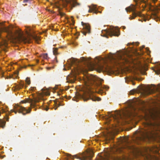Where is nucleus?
<instances>
[{
	"label": "nucleus",
	"instance_id": "17",
	"mask_svg": "<svg viewBox=\"0 0 160 160\" xmlns=\"http://www.w3.org/2000/svg\"><path fill=\"white\" fill-rule=\"evenodd\" d=\"M152 91V90L150 88H147L143 92V95L144 96H146L150 94Z\"/></svg>",
	"mask_w": 160,
	"mask_h": 160
},
{
	"label": "nucleus",
	"instance_id": "16",
	"mask_svg": "<svg viewBox=\"0 0 160 160\" xmlns=\"http://www.w3.org/2000/svg\"><path fill=\"white\" fill-rule=\"evenodd\" d=\"M158 0H148L147 4V5H148L150 7H153V5H152V3H153L154 4L156 3Z\"/></svg>",
	"mask_w": 160,
	"mask_h": 160
},
{
	"label": "nucleus",
	"instance_id": "18",
	"mask_svg": "<svg viewBox=\"0 0 160 160\" xmlns=\"http://www.w3.org/2000/svg\"><path fill=\"white\" fill-rule=\"evenodd\" d=\"M120 141L121 143H124L126 144H128L129 143V142L127 138H121Z\"/></svg>",
	"mask_w": 160,
	"mask_h": 160
},
{
	"label": "nucleus",
	"instance_id": "38",
	"mask_svg": "<svg viewBox=\"0 0 160 160\" xmlns=\"http://www.w3.org/2000/svg\"><path fill=\"white\" fill-rule=\"evenodd\" d=\"M10 78H12V76H10L9 77Z\"/></svg>",
	"mask_w": 160,
	"mask_h": 160
},
{
	"label": "nucleus",
	"instance_id": "1",
	"mask_svg": "<svg viewBox=\"0 0 160 160\" xmlns=\"http://www.w3.org/2000/svg\"><path fill=\"white\" fill-rule=\"evenodd\" d=\"M2 31L7 33V38L8 40L18 39L24 43H30V39L24 36L23 32L19 29L13 31V27L3 26L1 28Z\"/></svg>",
	"mask_w": 160,
	"mask_h": 160
},
{
	"label": "nucleus",
	"instance_id": "40",
	"mask_svg": "<svg viewBox=\"0 0 160 160\" xmlns=\"http://www.w3.org/2000/svg\"><path fill=\"white\" fill-rule=\"evenodd\" d=\"M39 62V61H38V60H37V62Z\"/></svg>",
	"mask_w": 160,
	"mask_h": 160
},
{
	"label": "nucleus",
	"instance_id": "26",
	"mask_svg": "<svg viewBox=\"0 0 160 160\" xmlns=\"http://www.w3.org/2000/svg\"><path fill=\"white\" fill-rule=\"evenodd\" d=\"M0 73L1 75V78L3 77L4 72L2 70L1 67H0Z\"/></svg>",
	"mask_w": 160,
	"mask_h": 160
},
{
	"label": "nucleus",
	"instance_id": "21",
	"mask_svg": "<svg viewBox=\"0 0 160 160\" xmlns=\"http://www.w3.org/2000/svg\"><path fill=\"white\" fill-rule=\"evenodd\" d=\"M58 103L57 102H56L55 101H54V104H55V106L56 107V108H55V110H56L58 107L61 106V104L60 103L59 101H58Z\"/></svg>",
	"mask_w": 160,
	"mask_h": 160
},
{
	"label": "nucleus",
	"instance_id": "7",
	"mask_svg": "<svg viewBox=\"0 0 160 160\" xmlns=\"http://www.w3.org/2000/svg\"><path fill=\"white\" fill-rule=\"evenodd\" d=\"M146 154L145 155V157L148 160H160V158L158 157L152 155L151 152L153 153L154 151L152 150V148H148L145 149Z\"/></svg>",
	"mask_w": 160,
	"mask_h": 160
},
{
	"label": "nucleus",
	"instance_id": "9",
	"mask_svg": "<svg viewBox=\"0 0 160 160\" xmlns=\"http://www.w3.org/2000/svg\"><path fill=\"white\" fill-rule=\"evenodd\" d=\"M106 33L110 36H118L119 35V31L116 28H112L109 30H104Z\"/></svg>",
	"mask_w": 160,
	"mask_h": 160
},
{
	"label": "nucleus",
	"instance_id": "28",
	"mask_svg": "<svg viewBox=\"0 0 160 160\" xmlns=\"http://www.w3.org/2000/svg\"><path fill=\"white\" fill-rule=\"evenodd\" d=\"M59 14L60 15L62 16H63L65 15V13H64L62 12H60Z\"/></svg>",
	"mask_w": 160,
	"mask_h": 160
},
{
	"label": "nucleus",
	"instance_id": "29",
	"mask_svg": "<svg viewBox=\"0 0 160 160\" xmlns=\"http://www.w3.org/2000/svg\"><path fill=\"white\" fill-rule=\"evenodd\" d=\"M144 0H134V1L136 2H137L138 1H140L141 2H142Z\"/></svg>",
	"mask_w": 160,
	"mask_h": 160
},
{
	"label": "nucleus",
	"instance_id": "13",
	"mask_svg": "<svg viewBox=\"0 0 160 160\" xmlns=\"http://www.w3.org/2000/svg\"><path fill=\"white\" fill-rule=\"evenodd\" d=\"M80 60L81 62L86 65L88 67L92 66V63L90 61V59L89 58L82 57L80 58Z\"/></svg>",
	"mask_w": 160,
	"mask_h": 160
},
{
	"label": "nucleus",
	"instance_id": "14",
	"mask_svg": "<svg viewBox=\"0 0 160 160\" xmlns=\"http://www.w3.org/2000/svg\"><path fill=\"white\" fill-rule=\"evenodd\" d=\"M89 9L88 10V12H93L96 14H97L98 12L101 13V12L99 11L97 8V7L96 5H92L91 7L89 6Z\"/></svg>",
	"mask_w": 160,
	"mask_h": 160
},
{
	"label": "nucleus",
	"instance_id": "8",
	"mask_svg": "<svg viewBox=\"0 0 160 160\" xmlns=\"http://www.w3.org/2000/svg\"><path fill=\"white\" fill-rule=\"evenodd\" d=\"M125 9L127 12H132V16L129 18L130 19H133L138 16H141V12H136L135 10V6L133 5L127 7Z\"/></svg>",
	"mask_w": 160,
	"mask_h": 160
},
{
	"label": "nucleus",
	"instance_id": "37",
	"mask_svg": "<svg viewBox=\"0 0 160 160\" xmlns=\"http://www.w3.org/2000/svg\"><path fill=\"white\" fill-rule=\"evenodd\" d=\"M129 146H128V145H127L126 146V148H129Z\"/></svg>",
	"mask_w": 160,
	"mask_h": 160
},
{
	"label": "nucleus",
	"instance_id": "43",
	"mask_svg": "<svg viewBox=\"0 0 160 160\" xmlns=\"http://www.w3.org/2000/svg\"><path fill=\"white\" fill-rule=\"evenodd\" d=\"M159 5H160V4H159Z\"/></svg>",
	"mask_w": 160,
	"mask_h": 160
},
{
	"label": "nucleus",
	"instance_id": "32",
	"mask_svg": "<svg viewBox=\"0 0 160 160\" xmlns=\"http://www.w3.org/2000/svg\"><path fill=\"white\" fill-rule=\"evenodd\" d=\"M122 56H120L119 57V59H122Z\"/></svg>",
	"mask_w": 160,
	"mask_h": 160
},
{
	"label": "nucleus",
	"instance_id": "23",
	"mask_svg": "<svg viewBox=\"0 0 160 160\" xmlns=\"http://www.w3.org/2000/svg\"><path fill=\"white\" fill-rule=\"evenodd\" d=\"M26 83L29 85L30 84V78H27L25 80Z\"/></svg>",
	"mask_w": 160,
	"mask_h": 160
},
{
	"label": "nucleus",
	"instance_id": "20",
	"mask_svg": "<svg viewBox=\"0 0 160 160\" xmlns=\"http://www.w3.org/2000/svg\"><path fill=\"white\" fill-rule=\"evenodd\" d=\"M6 121L2 119H0V127L4 128L5 127Z\"/></svg>",
	"mask_w": 160,
	"mask_h": 160
},
{
	"label": "nucleus",
	"instance_id": "25",
	"mask_svg": "<svg viewBox=\"0 0 160 160\" xmlns=\"http://www.w3.org/2000/svg\"><path fill=\"white\" fill-rule=\"evenodd\" d=\"M24 87V84L23 83H21L20 84L19 86L18 87V88L21 89L22 88Z\"/></svg>",
	"mask_w": 160,
	"mask_h": 160
},
{
	"label": "nucleus",
	"instance_id": "2",
	"mask_svg": "<svg viewBox=\"0 0 160 160\" xmlns=\"http://www.w3.org/2000/svg\"><path fill=\"white\" fill-rule=\"evenodd\" d=\"M87 82H86V84L87 86V91L88 92V97H84L83 98V100L86 101L88 100L91 99L94 101H100L101 100V98L96 97L93 93L94 91H92L91 90L95 86L93 84L96 80V76L93 75H90L87 76Z\"/></svg>",
	"mask_w": 160,
	"mask_h": 160
},
{
	"label": "nucleus",
	"instance_id": "3",
	"mask_svg": "<svg viewBox=\"0 0 160 160\" xmlns=\"http://www.w3.org/2000/svg\"><path fill=\"white\" fill-rule=\"evenodd\" d=\"M144 126L145 128L140 131L138 136V139L140 140H144L146 138H148L149 135L152 134L155 124L150 121H148L145 123Z\"/></svg>",
	"mask_w": 160,
	"mask_h": 160
},
{
	"label": "nucleus",
	"instance_id": "30",
	"mask_svg": "<svg viewBox=\"0 0 160 160\" xmlns=\"http://www.w3.org/2000/svg\"><path fill=\"white\" fill-rule=\"evenodd\" d=\"M46 94V95L49 96L50 95V93L49 92H48Z\"/></svg>",
	"mask_w": 160,
	"mask_h": 160
},
{
	"label": "nucleus",
	"instance_id": "10",
	"mask_svg": "<svg viewBox=\"0 0 160 160\" xmlns=\"http://www.w3.org/2000/svg\"><path fill=\"white\" fill-rule=\"evenodd\" d=\"M81 24L83 27V29L81 31L82 34L86 36L87 33H90V27L88 23H85L83 22H81Z\"/></svg>",
	"mask_w": 160,
	"mask_h": 160
},
{
	"label": "nucleus",
	"instance_id": "35",
	"mask_svg": "<svg viewBox=\"0 0 160 160\" xmlns=\"http://www.w3.org/2000/svg\"><path fill=\"white\" fill-rule=\"evenodd\" d=\"M74 81L73 80V81H72L71 82V83H74Z\"/></svg>",
	"mask_w": 160,
	"mask_h": 160
},
{
	"label": "nucleus",
	"instance_id": "6",
	"mask_svg": "<svg viewBox=\"0 0 160 160\" xmlns=\"http://www.w3.org/2000/svg\"><path fill=\"white\" fill-rule=\"evenodd\" d=\"M31 109L29 108L28 110H27L25 107L17 105L14 107V110H11L9 113L14 112L16 114L18 112L19 113H22L23 115H25L26 113H29L31 112Z\"/></svg>",
	"mask_w": 160,
	"mask_h": 160
},
{
	"label": "nucleus",
	"instance_id": "11",
	"mask_svg": "<svg viewBox=\"0 0 160 160\" xmlns=\"http://www.w3.org/2000/svg\"><path fill=\"white\" fill-rule=\"evenodd\" d=\"M65 2L67 4L66 6L69 5V7L71 9H72L73 7L79 5V3L76 2V0H66Z\"/></svg>",
	"mask_w": 160,
	"mask_h": 160
},
{
	"label": "nucleus",
	"instance_id": "36",
	"mask_svg": "<svg viewBox=\"0 0 160 160\" xmlns=\"http://www.w3.org/2000/svg\"><path fill=\"white\" fill-rule=\"evenodd\" d=\"M48 109H49V108H47L46 109V111H48Z\"/></svg>",
	"mask_w": 160,
	"mask_h": 160
},
{
	"label": "nucleus",
	"instance_id": "27",
	"mask_svg": "<svg viewBox=\"0 0 160 160\" xmlns=\"http://www.w3.org/2000/svg\"><path fill=\"white\" fill-rule=\"evenodd\" d=\"M136 92V90H131L130 92V93L131 94H133L134 93H135Z\"/></svg>",
	"mask_w": 160,
	"mask_h": 160
},
{
	"label": "nucleus",
	"instance_id": "22",
	"mask_svg": "<svg viewBox=\"0 0 160 160\" xmlns=\"http://www.w3.org/2000/svg\"><path fill=\"white\" fill-rule=\"evenodd\" d=\"M53 53L54 55H57L58 54V53L57 52V51L58 50V49L57 48H53Z\"/></svg>",
	"mask_w": 160,
	"mask_h": 160
},
{
	"label": "nucleus",
	"instance_id": "5",
	"mask_svg": "<svg viewBox=\"0 0 160 160\" xmlns=\"http://www.w3.org/2000/svg\"><path fill=\"white\" fill-rule=\"evenodd\" d=\"M70 61L72 66L75 65L73 69L72 70V73L74 76L79 74L80 72L85 70L83 67L80 66V61L78 59L72 58L70 59Z\"/></svg>",
	"mask_w": 160,
	"mask_h": 160
},
{
	"label": "nucleus",
	"instance_id": "24",
	"mask_svg": "<svg viewBox=\"0 0 160 160\" xmlns=\"http://www.w3.org/2000/svg\"><path fill=\"white\" fill-rule=\"evenodd\" d=\"M43 57L45 59H48V55L47 53L44 54L43 55Z\"/></svg>",
	"mask_w": 160,
	"mask_h": 160
},
{
	"label": "nucleus",
	"instance_id": "15",
	"mask_svg": "<svg viewBox=\"0 0 160 160\" xmlns=\"http://www.w3.org/2000/svg\"><path fill=\"white\" fill-rule=\"evenodd\" d=\"M98 67L101 70H105L106 71H109L111 69V68L109 67H105L103 65H98Z\"/></svg>",
	"mask_w": 160,
	"mask_h": 160
},
{
	"label": "nucleus",
	"instance_id": "41",
	"mask_svg": "<svg viewBox=\"0 0 160 160\" xmlns=\"http://www.w3.org/2000/svg\"><path fill=\"white\" fill-rule=\"evenodd\" d=\"M72 22H73V23H74V22L73 21H72Z\"/></svg>",
	"mask_w": 160,
	"mask_h": 160
},
{
	"label": "nucleus",
	"instance_id": "12",
	"mask_svg": "<svg viewBox=\"0 0 160 160\" xmlns=\"http://www.w3.org/2000/svg\"><path fill=\"white\" fill-rule=\"evenodd\" d=\"M38 100L35 99L33 100L30 98H27L26 100L22 101L21 102V103H25L26 102H29L31 103L30 105L32 107H34L35 106L36 103L37 102H38Z\"/></svg>",
	"mask_w": 160,
	"mask_h": 160
},
{
	"label": "nucleus",
	"instance_id": "31",
	"mask_svg": "<svg viewBox=\"0 0 160 160\" xmlns=\"http://www.w3.org/2000/svg\"><path fill=\"white\" fill-rule=\"evenodd\" d=\"M35 89H36L35 88L33 87V88H32V89H31V90H32L34 91V90H35Z\"/></svg>",
	"mask_w": 160,
	"mask_h": 160
},
{
	"label": "nucleus",
	"instance_id": "19",
	"mask_svg": "<svg viewBox=\"0 0 160 160\" xmlns=\"http://www.w3.org/2000/svg\"><path fill=\"white\" fill-rule=\"evenodd\" d=\"M7 108L6 106H3L0 107V109H1V111H0V116L1 113H5L7 111L6 110Z\"/></svg>",
	"mask_w": 160,
	"mask_h": 160
},
{
	"label": "nucleus",
	"instance_id": "39",
	"mask_svg": "<svg viewBox=\"0 0 160 160\" xmlns=\"http://www.w3.org/2000/svg\"><path fill=\"white\" fill-rule=\"evenodd\" d=\"M142 48H144V47H145V46L143 45V46H142Z\"/></svg>",
	"mask_w": 160,
	"mask_h": 160
},
{
	"label": "nucleus",
	"instance_id": "42",
	"mask_svg": "<svg viewBox=\"0 0 160 160\" xmlns=\"http://www.w3.org/2000/svg\"><path fill=\"white\" fill-rule=\"evenodd\" d=\"M156 153H157V152H158V151H156Z\"/></svg>",
	"mask_w": 160,
	"mask_h": 160
},
{
	"label": "nucleus",
	"instance_id": "4",
	"mask_svg": "<svg viewBox=\"0 0 160 160\" xmlns=\"http://www.w3.org/2000/svg\"><path fill=\"white\" fill-rule=\"evenodd\" d=\"M115 117L118 122L122 121L128 124L130 123L133 118L132 113L128 111L118 112Z\"/></svg>",
	"mask_w": 160,
	"mask_h": 160
},
{
	"label": "nucleus",
	"instance_id": "33",
	"mask_svg": "<svg viewBox=\"0 0 160 160\" xmlns=\"http://www.w3.org/2000/svg\"><path fill=\"white\" fill-rule=\"evenodd\" d=\"M27 33L28 36L30 35V34L29 33L28 31H27Z\"/></svg>",
	"mask_w": 160,
	"mask_h": 160
},
{
	"label": "nucleus",
	"instance_id": "34",
	"mask_svg": "<svg viewBox=\"0 0 160 160\" xmlns=\"http://www.w3.org/2000/svg\"><path fill=\"white\" fill-rule=\"evenodd\" d=\"M122 28L123 29H125L126 28V27L125 26H122Z\"/></svg>",
	"mask_w": 160,
	"mask_h": 160
}]
</instances>
